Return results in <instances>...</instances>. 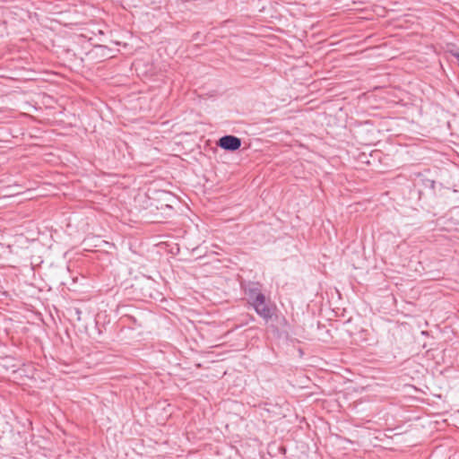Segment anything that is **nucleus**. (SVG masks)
Masks as SVG:
<instances>
[{"mask_svg":"<svg viewBox=\"0 0 459 459\" xmlns=\"http://www.w3.org/2000/svg\"><path fill=\"white\" fill-rule=\"evenodd\" d=\"M244 291L250 305H253L257 301L261 302V299L264 297V294L262 292L261 286L257 282H249L244 288Z\"/></svg>","mask_w":459,"mask_h":459,"instance_id":"nucleus-1","label":"nucleus"},{"mask_svg":"<svg viewBox=\"0 0 459 459\" xmlns=\"http://www.w3.org/2000/svg\"><path fill=\"white\" fill-rule=\"evenodd\" d=\"M255 309V313L261 316L265 322L272 319L273 316V308L267 304L265 296L260 301H257L251 305Z\"/></svg>","mask_w":459,"mask_h":459,"instance_id":"nucleus-2","label":"nucleus"},{"mask_svg":"<svg viewBox=\"0 0 459 459\" xmlns=\"http://www.w3.org/2000/svg\"><path fill=\"white\" fill-rule=\"evenodd\" d=\"M218 145L225 151L235 152L240 148L241 140L237 136L228 134L219 139Z\"/></svg>","mask_w":459,"mask_h":459,"instance_id":"nucleus-3","label":"nucleus"},{"mask_svg":"<svg viewBox=\"0 0 459 459\" xmlns=\"http://www.w3.org/2000/svg\"><path fill=\"white\" fill-rule=\"evenodd\" d=\"M453 56L459 61V53H454Z\"/></svg>","mask_w":459,"mask_h":459,"instance_id":"nucleus-4","label":"nucleus"}]
</instances>
